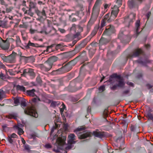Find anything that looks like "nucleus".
<instances>
[{
	"label": "nucleus",
	"mask_w": 153,
	"mask_h": 153,
	"mask_svg": "<svg viewBox=\"0 0 153 153\" xmlns=\"http://www.w3.org/2000/svg\"><path fill=\"white\" fill-rule=\"evenodd\" d=\"M85 128L82 126L79 127L74 131V132L76 133L79 136V138L83 139L90 137L91 134L88 131H84L82 134L80 131L85 129Z\"/></svg>",
	"instance_id": "f257e3e1"
},
{
	"label": "nucleus",
	"mask_w": 153,
	"mask_h": 153,
	"mask_svg": "<svg viewBox=\"0 0 153 153\" xmlns=\"http://www.w3.org/2000/svg\"><path fill=\"white\" fill-rule=\"evenodd\" d=\"M14 42V40L12 38L7 39L6 40H4L0 37V47L2 49L6 51H7L9 48L10 42Z\"/></svg>",
	"instance_id": "f03ea898"
},
{
	"label": "nucleus",
	"mask_w": 153,
	"mask_h": 153,
	"mask_svg": "<svg viewBox=\"0 0 153 153\" xmlns=\"http://www.w3.org/2000/svg\"><path fill=\"white\" fill-rule=\"evenodd\" d=\"M102 4L101 0H97L93 8L92 17L97 18L99 13L100 6Z\"/></svg>",
	"instance_id": "7ed1b4c3"
},
{
	"label": "nucleus",
	"mask_w": 153,
	"mask_h": 153,
	"mask_svg": "<svg viewBox=\"0 0 153 153\" xmlns=\"http://www.w3.org/2000/svg\"><path fill=\"white\" fill-rule=\"evenodd\" d=\"M25 114L32 116L35 118L38 117V114L36 112L35 108L33 107L28 108L25 111Z\"/></svg>",
	"instance_id": "20e7f679"
},
{
	"label": "nucleus",
	"mask_w": 153,
	"mask_h": 153,
	"mask_svg": "<svg viewBox=\"0 0 153 153\" xmlns=\"http://www.w3.org/2000/svg\"><path fill=\"white\" fill-rule=\"evenodd\" d=\"M117 84H116L113 86L112 88L111 89L113 90H114L117 87H123L125 85V83L123 79L121 78H119L117 80Z\"/></svg>",
	"instance_id": "39448f33"
},
{
	"label": "nucleus",
	"mask_w": 153,
	"mask_h": 153,
	"mask_svg": "<svg viewBox=\"0 0 153 153\" xmlns=\"http://www.w3.org/2000/svg\"><path fill=\"white\" fill-rule=\"evenodd\" d=\"M114 32V29L113 26H107L106 27L105 30L104 31L103 35L107 34L110 35Z\"/></svg>",
	"instance_id": "423d86ee"
},
{
	"label": "nucleus",
	"mask_w": 153,
	"mask_h": 153,
	"mask_svg": "<svg viewBox=\"0 0 153 153\" xmlns=\"http://www.w3.org/2000/svg\"><path fill=\"white\" fill-rule=\"evenodd\" d=\"M16 54L15 53H13L7 56L6 62L10 63H14L15 62Z\"/></svg>",
	"instance_id": "0eeeda50"
},
{
	"label": "nucleus",
	"mask_w": 153,
	"mask_h": 153,
	"mask_svg": "<svg viewBox=\"0 0 153 153\" xmlns=\"http://www.w3.org/2000/svg\"><path fill=\"white\" fill-rule=\"evenodd\" d=\"M52 64L48 61L46 62L42 67V69L46 71H49L52 67Z\"/></svg>",
	"instance_id": "6e6552de"
},
{
	"label": "nucleus",
	"mask_w": 153,
	"mask_h": 153,
	"mask_svg": "<svg viewBox=\"0 0 153 153\" xmlns=\"http://www.w3.org/2000/svg\"><path fill=\"white\" fill-rule=\"evenodd\" d=\"M24 126V125L22 126V125L20 124L15 126L14 127L16 130L17 131L18 134L20 135L23 134L24 133V131H23L22 129L21 128L22 127Z\"/></svg>",
	"instance_id": "1a4fd4ad"
},
{
	"label": "nucleus",
	"mask_w": 153,
	"mask_h": 153,
	"mask_svg": "<svg viewBox=\"0 0 153 153\" xmlns=\"http://www.w3.org/2000/svg\"><path fill=\"white\" fill-rule=\"evenodd\" d=\"M109 14H107L105 16V19L108 22H111L114 20L117 16H116V14H114L112 13L111 14L110 17L108 18Z\"/></svg>",
	"instance_id": "9d476101"
},
{
	"label": "nucleus",
	"mask_w": 153,
	"mask_h": 153,
	"mask_svg": "<svg viewBox=\"0 0 153 153\" xmlns=\"http://www.w3.org/2000/svg\"><path fill=\"white\" fill-rule=\"evenodd\" d=\"M109 14H107L105 16V19L108 22H111L114 20L117 16H116V14H114L112 13L111 14L110 17L108 18Z\"/></svg>",
	"instance_id": "9b49d317"
},
{
	"label": "nucleus",
	"mask_w": 153,
	"mask_h": 153,
	"mask_svg": "<svg viewBox=\"0 0 153 153\" xmlns=\"http://www.w3.org/2000/svg\"><path fill=\"white\" fill-rule=\"evenodd\" d=\"M93 134L95 137L100 138H102L105 137V135L103 132L94 131L93 132Z\"/></svg>",
	"instance_id": "f8f14e48"
},
{
	"label": "nucleus",
	"mask_w": 153,
	"mask_h": 153,
	"mask_svg": "<svg viewBox=\"0 0 153 153\" xmlns=\"http://www.w3.org/2000/svg\"><path fill=\"white\" fill-rule=\"evenodd\" d=\"M119 11V10L118 9V7L115 5L113 8H112L111 14H112V13H113L114 14H116V16H117Z\"/></svg>",
	"instance_id": "ddd939ff"
},
{
	"label": "nucleus",
	"mask_w": 153,
	"mask_h": 153,
	"mask_svg": "<svg viewBox=\"0 0 153 153\" xmlns=\"http://www.w3.org/2000/svg\"><path fill=\"white\" fill-rule=\"evenodd\" d=\"M142 53V51L141 49L136 50L134 52L131 56L132 57H136L139 56V54Z\"/></svg>",
	"instance_id": "4468645a"
},
{
	"label": "nucleus",
	"mask_w": 153,
	"mask_h": 153,
	"mask_svg": "<svg viewBox=\"0 0 153 153\" xmlns=\"http://www.w3.org/2000/svg\"><path fill=\"white\" fill-rule=\"evenodd\" d=\"M75 136L74 134H71L68 135V138L69 140L71 141V143H75L76 141H73V140H75Z\"/></svg>",
	"instance_id": "2eb2a0df"
},
{
	"label": "nucleus",
	"mask_w": 153,
	"mask_h": 153,
	"mask_svg": "<svg viewBox=\"0 0 153 153\" xmlns=\"http://www.w3.org/2000/svg\"><path fill=\"white\" fill-rule=\"evenodd\" d=\"M35 90L34 89H33L30 90H27V93L28 95L32 97H34L35 96L34 92Z\"/></svg>",
	"instance_id": "dca6fc26"
},
{
	"label": "nucleus",
	"mask_w": 153,
	"mask_h": 153,
	"mask_svg": "<svg viewBox=\"0 0 153 153\" xmlns=\"http://www.w3.org/2000/svg\"><path fill=\"white\" fill-rule=\"evenodd\" d=\"M58 58L55 56H53L50 57L48 59V61L50 63H52L56 62Z\"/></svg>",
	"instance_id": "f3484780"
},
{
	"label": "nucleus",
	"mask_w": 153,
	"mask_h": 153,
	"mask_svg": "<svg viewBox=\"0 0 153 153\" xmlns=\"http://www.w3.org/2000/svg\"><path fill=\"white\" fill-rule=\"evenodd\" d=\"M16 87L17 90H19L23 92H25V88L23 86L17 85L16 86Z\"/></svg>",
	"instance_id": "a211bd4d"
},
{
	"label": "nucleus",
	"mask_w": 153,
	"mask_h": 153,
	"mask_svg": "<svg viewBox=\"0 0 153 153\" xmlns=\"http://www.w3.org/2000/svg\"><path fill=\"white\" fill-rule=\"evenodd\" d=\"M22 100V98L16 97L14 100V103L16 105H18L20 102L21 100Z\"/></svg>",
	"instance_id": "6ab92c4d"
},
{
	"label": "nucleus",
	"mask_w": 153,
	"mask_h": 153,
	"mask_svg": "<svg viewBox=\"0 0 153 153\" xmlns=\"http://www.w3.org/2000/svg\"><path fill=\"white\" fill-rule=\"evenodd\" d=\"M16 42L17 46H20L21 45V41L19 37L18 36H16Z\"/></svg>",
	"instance_id": "aec40b11"
},
{
	"label": "nucleus",
	"mask_w": 153,
	"mask_h": 153,
	"mask_svg": "<svg viewBox=\"0 0 153 153\" xmlns=\"http://www.w3.org/2000/svg\"><path fill=\"white\" fill-rule=\"evenodd\" d=\"M28 74L32 76H35V74L33 72V70L32 69L29 68Z\"/></svg>",
	"instance_id": "412c9836"
},
{
	"label": "nucleus",
	"mask_w": 153,
	"mask_h": 153,
	"mask_svg": "<svg viewBox=\"0 0 153 153\" xmlns=\"http://www.w3.org/2000/svg\"><path fill=\"white\" fill-rule=\"evenodd\" d=\"M140 26V20H138L136 21L135 23V27L136 30V32L137 33H138V30Z\"/></svg>",
	"instance_id": "4be33fe9"
},
{
	"label": "nucleus",
	"mask_w": 153,
	"mask_h": 153,
	"mask_svg": "<svg viewBox=\"0 0 153 153\" xmlns=\"http://www.w3.org/2000/svg\"><path fill=\"white\" fill-rule=\"evenodd\" d=\"M25 13H27L31 16H33V13L32 12L31 9H29L27 11H25Z\"/></svg>",
	"instance_id": "5701e85b"
},
{
	"label": "nucleus",
	"mask_w": 153,
	"mask_h": 153,
	"mask_svg": "<svg viewBox=\"0 0 153 153\" xmlns=\"http://www.w3.org/2000/svg\"><path fill=\"white\" fill-rule=\"evenodd\" d=\"M0 57L4 61L6 62L7 56H5L4 54L0 53Z\"/></svg>",
	"instance_id": "b1692460"
},
{
	"label": "nucleus",
	"mask_w": 153,
	"mask_h": 153,
	"mask_svg": "<svg viewBox=\"0 0 153 153\" xmlns=\"http://www.w3.org/2000/svg\"><path fill=\"white\" fill-rule=\"evenodd\" d=\"M20 102L22 106L25 107L26 106V103L25 101V100L23 98H22V100H21Z\"/></svg>",
	"instance_id": "393cba45"
},
{
	"label": "nucleus",
	"mask_w": 153,
	"mask_h": 153,
	"mask_svg": "<svg viewBox=\"0 0 153 153\" xmlns=\"http://www.w3.org/2000/svg\"><path fill=\"white\" fill-rule=\"evenodd\" d=\"M37 14L38 15L40 16H45L46 15L45 11L44 9L42 10L41 12H39L37 13Z\"/></svg>",
	"instance_id": "a878e982"
},
{
	"label": "nucleus",
	"mask_w": 153,
	"mask_h": 153,
	"mask_svg": "<svg viewBox=\"0 0 153 153\" xmlns=\"http://www.w3.org/2000/svg\"><path fill=\"white\" fill-rule=\"evenodd\" d=\"M36 6V4L32 2H30L29 3L30 8L31 9L35 8Z\"/></svg>",
	"instance_id": "bb28decb"
},
{
	"label": "nucleus",
	"mask_w": 153,
	"mask_h": 153,
	"mask_svg": "<svg viewBox=\"0 0 153 153\" xmlns=\"http://www.w3.org/2000/svg\"><path fill=\"white\" fill-rule=\"evenodd\" d=\"M52 47L51 46H48L47 47V49L46 51H44V52L45 53V52H48V53H50L52 51Z\"/></svg>",
	"instance_id": "cd10ccee"
},
{
	"label": "nucleus",
	"mask_w": 153,
	"mask_h": 153,
	"mask_svg": "<svg viewBox=\"0 0 153 153\" xmlns=\"http://www.w3.org/2000/svg\"><path fill=\"white\" fill-rule=\"evenodd\" d=\"M105 85L101 86L99 88V92H102L105 90Z\"/></svg>",
	"instance_id": "c85d7f7f"
},
{
	"label": "nucleus",
	"mask_w": 153,
	"mask_h": 153,
	"mask_svg": "<svg viewBox=\"0 0 153 153\" xmlns=\"http://www.w3.org/2000/svg\"><path fill=\"white\" fill-rule=\"evenodd\" d=\"M8 141L10 143H12L14 142V139L13 138H11L9 137H8Z\"/></svg>",
	"instance_id": "c756f323"
},
{
	"label": "nucleus",
	"mask_w": 153,
	"mask_h": 153,
	"mask_svg": "<svg viewBox=\"0 0 153 153\" xmlns=\"http://www.w3.org/2000/svg\"><path fill=\"white\" fill-rule=\"evenodd\" d=\"M107 21L105 19V18H104V19L103 20H102L101 22V27H102L104 26L105 25V21Z\"/></svg>",
	"instance_id": "7c9ffc66"
},
{
	"label": "nucleus",
	"mask_w": 153,
	"mask_h": 153,
	"mask_svg": "<svg viewBox=\"0 0 153 153\" xmlns=\"http://www.w3.org/2000/svg\"><path fill=\"white\" fill-rule=\"evenodd\" d=\"M28 69H25L23 71V73L22 75L23 76H25L27 74H28Z\"/></svg>",
	"instance_id": "2f4dec72"
},
{
	"label": "nucleus",
	"mask_w": 153,
	"mask_h": 153,
	"mask_svg": "<svg viewBox=\"0 0 153 153\" xmlns=\"http://www.w3.org/2000/svg\"><path fill=\"white\" fill-rule=\"evenodd\" d=\"M59 103L57 102L53 101L51 104V106L52 107H54L57 105Z\"/></svg>",
	"instance_id": "473e14b6"
},
{
	"label": "nucleus",
	"mask_w": 153,
	"mask_h": 153,
	"mask_svg": "<svg viewBox=\"0 0 153 153\" xmlns=\"http://www.w3.org/2000/svg\"><path fill=\"white\" fill-rule=\"evenodd\" d=\"M133 17V19H134L135 17V14L134 13H131L129 15V16L127 17V18H126V19L125 21H127V20L129 18V17Z\"/></svg>",
	"instance_id": "72a5a7b5"
},
{
	"label": "nucleus",
	"mask_w": 153,
	"mask_h": 153,
	"mask_svg": "<svg viewBox=\"0 0 153 153\" xmlns=\"http://www.w3.org/2000/svg\"><path fill=\"white\" fill-rule=\"evenodd\" d=\"M30 32L31 34H33L37 32V30H36L31 28L30 30Z\"/></svg>",
	"instance_id": "f704fd0d"
},
{
	"label": "nucleus",
	"mask_w": 153,
	"mask_h": 153,
	"mask_svg": "<svg viewBox=\"0 0 153 153\" xmlns=\"http://www.w3.org/2000/svg\"><path fill=\"white\" fill-rule=\"evenodd\" d=\"M8 136L11 138H17V135L15 133H13L12 134L9 135Z\"/></svg>",
	"instance_id": "c9c22d12"
},
{
	"label": "nucleus",
	"mask_w": 153,
	"mask_h": 153,
	"mask_svg": "<svg viewBox=\"0 0 153 153\" xmlns=\"http://www.w3.org/2000/svg\"><path fill=\"white\" fill-rule=\"evenodd\" d=\"M2 68L5 69L6 71H7V70L5 69V65L1 62H0V68Z\"/></svg>",
	"instance_id": "e433bc0d"
},
{
	"label": "nucleus",
	"mask_w": 153,
	"mask_h": 153,
	"mask_svg": "<svg viewBox=\"0 0 153 153\" xmlns=\"http://www.w3.org/2000/svg\"><path fill=\"white\" fill-rule=\"evenodd\" d=\"M146 116L151 119H152L153 118L152 115L150 113H148L146 114Z\"/></svg>",
	"instance_id": "4c0bfd02"
},
{
	"label": "nucleus",
	"mask_w": 153,
	"mask_h": 153,
	"mask_svg": "<svg viewBox=\"0 0 153 153\" xmlns=\"http://www.w3.org/2000/svg\"><path fill=\"white\" fill-rule=\"evenodd\" d=\"M29 46H35V44L31 43L30 42V41H29L28 45L27 46V47H28Z\"/></svg>",
	"instance_id": "58836bf2"
},
{
	"label": "nucleus",
	"mask_w": 153,
	"mask_h": 153,
	"mask_svg": "<svg viewBox=\"0 0 153 153\" xmlns=\"http://www.w3.org/2000/svg\"><path fill=\"white\" fill-rule=\"evenodd\" d=\"M40 100V99L38 98H33L32 99V101L33 102H36L38 101H39Z\"/></svg>",
	"instance_id": "ea45409f"
},
{
	"label": "nucleus",
	"mask_w": 153,
	"mask_h": 153,
	"mask_svg": "<svg viewBox=\"0 0 153 153\" xmlns=\"http://www.w3.org/2000/svg\"><path fill=\"white\" fill-rule=\"evenodd\" d=\"M62 108H60V111L62 112L63 111L64 109L65 108V106L64 104H62Z\"/></svg>",
	"instance_id": "a19ab883"
},
{
	"label": "nucleus",
	"mask_w": 153,
	"mask_h": 153,
	"mask_svg": "<svg viewBox=\"0 0 153 153\" xmlns=\"http://www.w3.org/2000/svg\"><path fill=\"white\" fill-rule=\"evenodd\" d=\"M129 92H130L129 90H126L125 91H123V95L128 94L129 93Z\"/></svg>",
	"instance_id": "79ce46f5"
},
{
	"label": "nucleus",
	"mask_w": 153,
	"mask_h": 153,
	"mask_svg": "<svg viewBox=\"0 0 153 153\" xmlns=\"http://www.w3.org/2000/svg\"><path fill=\"white\" fill-rule=\"evenodd\" d=\"M24 148L25 149L27 150H29L30 149L29 146L27 144L25 145Z\"/></svg>",
	"instance_id": "37998d69"
},
{
	"label": "nucleus",
	"mask_w": 153,
	"mask_h": 153,
	"mask_svg": "<svg viewBox=\"0 0 153 153\" xmlns=\"http://www.w3.org/2000/svg\"><path fill=\"white\" fill-rule=\"evenodd\" d=\"M133 2L132 1H130L128 2V5L129 7L131 8L133 7Z\"/></svg>",
	"instance_id": "c03bdc74"
},
{
	"label": "nucleus",
	"mask_w": 153,
	"mask_h": 153,
	"mask_svg": "<svg viewBox=\"0 0 153 153\" xmlns=\"http://www.w3.org/2000/svg\"><path fill=\"white\" fill-rule=\"evenodd\" d=\"M58 30L62 33H64L65 32V30L64 29L59 28Z\"/></svg>",
	"instance_id": "a18cd8bd"
},
{
	"label": "nucleus",
	"mask_w": 153,
	"mask_h": 153,
	"mask_svg": "<svg viewBox=\"0 0 153 153\" xmlns=\"http://www.w3.org/2000/svg\"><path fill=\"white\" fill-rule=\"evenodd\" d=\"M45 147L47 148H50L51 147V146L50 144H46L45 146Z\"/></svg>",
	"instance_id": "49530a36"
},
{
	"label": "nucleus",
	"mask_w": 153,
	"mask_h": 153,
	"mask_svg": "<svg viewBox=\"0 0 153 153\" xmlns=\"http://www.w3.org/2000/svg\"><path fill=\"white\" fill-rule=\"evenodd\" d=\"M97 32V31L96 30H94L93 31V32H92V33H91V35L92 36H93L96 34Z\"/></svg>",
	"instance_id": "de8ad7c7"
},
{
	"label": "nucleus",
	"mask_w": 153,
	"mask_h": 153,
	"mask_svg": "<svg viewBox=\"0 0 153 153\" xmlns=\"http://www.w3.org/2000/svg\"><path fill=\"white\" fill-rule=\"evenodd\" d=\"M8 72L9 73L10 75H13L14 73H13V71L12 70H9Z\"/></svg>",
	"instance_id": "09e8293b"
},
{
	"label": "nucleus",
	"mask_w": 153,
	"mask_h": 153,
	"mask_svg": "<svg viewBox=\"0 0 153 153\" xmlns=\"http://www.w3.org/2000/svg\"><path fill=\"white\" fill-rule=\"evenodd\" d=\"M59 71V70H56V71H53V72H52V73L53 74H58V72Z\"/></svg>",
	"instance_id": "8fccbe9b"
},
{
	"label": "nucleus",
	"mask_w": 153,
	"mask_h": 153,
	"mask_svg": "<svg viewBox=\"0 0 153 153\" xmlns=\"http://www.w3.org/2000/svg\"><path fill=\"white\" fill-rule=\"evenodd\" d=\"M48 30H50V27H48V28L46 29V31H45V33H49L51 31H50H50H48Z\"/></svg>",
	"instance_id": "3c124183"
},
{
	"label": "nucleus",
	"mask_w": 153,
	"mask_h": 153,
	"mask_svg": "<svg viewBox=\"0 0 153 153\" xmlns=\"http://www.w3.org/2000/svg\"><path fill=\"white\" fill-rule=\"evenodd\" d=\"M0 3L2 4V5H5V2H4V0H0Z\"/></svg>",
	"instance_id": "603ef678"
},
{
	"label": "nucleus",
	"mask_w": 153,
	"mask_h": 153,
	"mask_svg": "<svg viewBox=\"0 0 153 153\" xmlns=\"http://www.w3.org/2000/svg\"><path fill=\"white\" fill-rule=\"evenodd\" d=\"M127 84L128 85H129L130 86H133V83L132 82H128L127 83Z\"/></svg>",
	"instance_id": "864d4df0"
},
{
	"label": "nucleus",
	"mask_w": 153,
	"mask_h": 153,
	"mask_svg": "<svg viewBox=\"0 0 153 153\" xmlns=\"http://www.w3.org/2000/svg\"><path fill=\"white\" fill-rule=\"evenodd\" d=\"M131 130L132 131H134L135 128L134 126H131Z\"/></svg>",
	"instance_id": "5fc2aeb1"
},
{
	"label": "nucleus",
	"mask_w": 153,
	"mask_h": 153,
	"mask_svg": "<svg viewBox=\"0 0 153 153\" xmlns=\"http://www.w3.org/2000/svg\"><path fill=\"white\" fill-rule=\"evenodd\" d=\"M55 129V128L54 127H53L51 129V133H53L54 131V130Z\"/></svg>",
	"instance_id": "6e6d98bb"
},
{
	"label": "nucleus",
	"mask_w": 153,
	"mask_h": 153,
	"mask_svg": "<svg viewBox=\"0 0 153 153\" xmlns=\"http://www.w3.org/2000/svg\"><path fill=\"white\" fill-rule=\"evenodd\" d=\"M25 3H26V1H22V4L23 6H26V4H25Z\"/></svg>",
	"instance_id": "4d7b16f0"
},
{
	"label": "nucleus",
	"mask_w": 153,
	"mask_h": 153,
	"mask_svg": "<svg viewBox=\"0 0 153 153\" xmlns=\"http://www.w3.org/2000/svg\"><path fill=\"white\" fill-rule=\"evenodd\" d=\"M150 14H151V13L150 12H149V13H148L147 15L146 16H147V18L148 19L149 18V16H150Z\"/></svg>",
	"instance_id": "13d9d810"
},
{
	"label": "nucleus",
	"mask_w": 153,
	"mask_h": 153,
	"mask_svg": "<svg viewBox=\"0 0 153 153\" xmlns=\"http://www.w3.org/2000/svg\"><path fill=\"white\" fill-rule=\"evenodd\" d=\"M122 0H117V3H118L120 4H121V2Z\"/></svg>",
	"instance_id": "bf43d9fd"
},
{
	"label": "nucleus",
	"mask_w": 153,
	"mask_h": 153,
	"mask_svg": "<svg viewBox=\"0 0 153 153\" xmlns=\"http://www.w3.org/2000/svg\"><path fill=\"white\" fill-rule=\"evenodd\" d=\"M7 66H8V67H9V68H12V67H13V65H7Z\"/></svg>",
	"instance_id": "052dcab7"
},
{
	"label": "nucleus",
	"mask_w": 153,
	"mask_h": 153,
	"mask_svg": "<svg viewBox=\"0 0 153 153\" xmlns=\"http://www.w3.org/2000/svg\"><path fill=\"white\" fill-rule=\"evenodd\" d=\"M147 86L149 88H151L152 87V86L149 84L147 85Z\"/></svg>",
	"instance_id": "680f3d73"
},
{
	"label": "nucleus",
	"mask_w": 153,
	"mask_h": 153,
	"mask_svg": "<svg viewBox=\"0 0 153 153\" xmlns=\"http://www.w3.org/2000/svg\"><path fill=\"white\" fill-rule=\"evenodd\" d=\"M108 7V5L107 4H105L104 5V8H105V9H106L107 8V7Z\"/></svg>",
	"instance_id": "e2e57ef3"
},
{
	"label": "nucleus",
	"mask_w": 153,
	"mask_h": 153,
	"mask_svg": "<svg viewBox=\"0 0 153 153\" xmlns=\"http://www.w3.org/2000/svg\"><path fill=\"white\" fill-rule=\"evenodd\" d=\"M22 10L25 13V11H27V10H26V9L25 8H23L22 9Z\"/></svg>",
	"instance_id": "0e129e2a"
},
{
	"label": "nucleus",
	"mask_w": 153,
	"mask_h": 153,
	"mask_svg": "<svg viewBox=\"0 0 153 153\" xmlns=\"http://www.w3.org/2000/svg\"><path fill=\"white\" fill-rule=\"evenodd\" d=\"M13 8H12L11 9H10V10H9V9L7 8L6 9V11L7 12H10V10L12 9Z\"/></svg>",
	"instance_id": "69168bd1"
},
{
	"label": "nucleus",
	"mask_w": 153,
	"mask_h": 153,
	"mask_svg": "<svg viewBox=\"0 0 153 153\" xmlns=\"http://www.w3.org/2000/svg\"><path fill=\"white\" fill-rule=\"evenodd\" d=\"M61 46V45H60V44H57V45H56V47H60Z\"/></svg>",
	"instance_id": "338daca9"
},
{
	"label": "nucleus",
	"mask_w": 153,
	"mask_h": 153,
	"mask_svg": "<svg viewBox=\"0 0 153 153\" xmlns=\"http://www.w3.org/2000/svg\"><path fill=\"white\" fill-rule=\"evenodd\" d=\"M105 76H103L102 78L100 80V82H101L102 81L103 79L105 78Z\"/></svg>",
	"instance_id": "774afa93"
}]
</instances>
